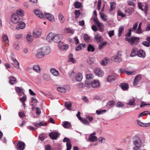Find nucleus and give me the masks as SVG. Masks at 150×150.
Instances as JSON below:
<instances>
[{
  "label": "nucleus",
  "mask_w": 150,
  "mask_h": 150,
  "mask_svg": "<svg viewBox=\"0 0 150 150\" xmlns=\"http://www.w3.org/2000/svg\"><path fill=\"white\" fill-rule=\"evenodd\" d=\"M47 40L50 42L53 41L55 43H59L62 41V37L60 34H56L52 33H49L47 35Z\"/></svg>",
  "instance_id": "1"
},
{
  "label": "nucleus",
  "mask_w": 150,
  "mask_h": 150,
  "mask_svg": "<svg viewBox=\"0 0 150 150\" xmlns=\"http://www.w3.org/2000/svg\"><path fill=\"white\" fill-rule=\"evenodd\" d=\"M125 40L129 42L131 45L136 44L139 41V38L134 36H133L129 38H125Z\"/></svg>",
  "instance_id": "2"
},
{
  "label": "nucleus",
  "mask_w": 150,
  "mask_h": 150,
  "mask_svg": "<svg viewBox=\"0 0 150 150\" xmlns=\"http://www.w3.org/2000/svg\"><path fill=\"white\" fill-rule=\"evenodd\" d=\"M145 138L144 137L141 138V139H138L134 142V145L135 146H139L140 147L141 146H144L145 145Z\"/></svg>",
  "instance_id": "3"
},
{
  "label": "nucleus",
  "mask_w": 150,
  "mask_h": 150,
  "mask_svg": "<svg viewBox=\"0 0 150 150\" xmlns=\"http://www.w3.org/2000/svg\"><path fill=\"white\" fill-rule=\"evenodd\" d=\"M93 21L98 27V30L100 32H103L104 30V25L103 24L100 22L98 19L95 20L94 19Z\"/></svg>",
  "instance_id": "4"
},
{
  "label": "nucleus",
  "mask_w": 150,
  "mask_h": 150,
  "mask_svg": "<svg viewBox=\"0 0 150 150\" xmlns=\"http://www.w3.org/2000/svg\"><path fill=\"white\" fill-rule=\"evenodd\" d=\"M138 7L142 11H144L145 13H146L148 11V6L146 3H142L139 2L138 3Z\"/></svg>",
  "instance_id": "5"
},
{
  "label": "nucleus",
  "mask_w": 150,
  "mask_h": 150,
  "mask_svg": "<svg viewBox=\"0 0 150 150\" xmlns=\"http://www.w3.org/2000/svg\"><path fill=\"white\" fill-rule=\"evenodd\" d=\"M20 20L19 16L16 14L12 15L11 18V22L14 24L17 23Z\"/></svg>",
  "instance_id": "6"
},
{
  "label": "nucleus",
  "mask_w": 150,
  "mask_h": 150,
  "mask_svg": "<svg viewBox=\"0 0 150 150\" xmlns=\"http://www.w3.org/2000/svg\"><path fill=\"white\" fill-rule=\"evenodd\" d=\"M95 74L99 77H102L104 74V72L100 69L97 68H96L94 71Z\"/></svg>",
  "instance_id": "7"
},
{
  "label": "nucleus",
  "mask_w": 150,
  "mask_h": 150,
  "mask_svg": "<svg viewBox=\"0 0 150 150\" xmlns=\"http://www.w3.org/2000/svg\"><path fill=\"white\" fill-rule=\"evenodd\" d=\"M44 14L46 17L49 21L52 22L55 21L54 17L52 14L46 12H45Z\"/></svg>",
  "instance_id": "8"
},
{
  "label": "nucleus",
  "mask_w": 150,
  "mask_h": 150,
  "mask_svg": "<svg viewBox=\"0 0 150 150\" xmlns=\"http://www.w3.org/2000/svg\"><path fill=\"white\" fill-rule=\"evenodd\" d=\"M96 134V132H94L90 135L88 138V140L89 141L94 142L97 140V137L95 136Z\"/></svg>",
  "instance_id": "9"
},
{
  "label": "nucleus",
  "mask_w": 150,
  "mask_h": 150,
  "mask_svg": "<svg viewBox=\"0 0 150 150\" xmlns=\"http://www.w3.org/2000/svg\"><path fill=\"white\" fill-rule=\"evenodd\" d=\"M33 124L35 127L37 128L41 126H46L47 125V123L44 121H42L39 123L34 122Z\"/></svg>",
  "instance_id": "10"
},
{
  "label": "nucleus",
  "mask_w": 150,
  "mask_h": 150,
  "mask_svg": "<svg viewBox=\"0 0 150 150\" xmlns=\"http://www.w3.org/2000/svg\"><path fill=\"white\" fill-rule=\"evenodd\" d=\"M41 30L40 29H37L34 30L33 35L34 37L37 38L39 37L41 35Z\"/></svg>",
  "instance_id": "11"
},
{
  "label": "nucleus",
  "mask_w": 150,
  "mask_h": 150,
  "mask_svg": "<svg viewBox=\"0 0 150 150\" xmlns=\"http://www.w3.org/2000/svg\"><path fill=\"white\" fill-rule=\"evenodd\" d=\"M25 27V23L23 21H21L17 25L16 29L18 30L23 29Z\"/></svg>",
  "instance_id": "12"
},
{
  "label": "nucleus",
  "mask_w": 150,
  "mask_h": 150,
  "mask_svg": "<svg viewBox=\"0 0 150 150\" xmlns=\"http://www.w3.org/2000/svg\"><path fill=\"white\" fill-rule=\"evenodd\" d=\"M11 60L12 62V64L16 68L18 69L19 68V64L17 60L15 58L12 57Z\"/></svg>",
  "instance_id": "13"
},
{
  "label": "nucleus",
  "mask_w": 150,
  "mask_h": 150,
  "mask_svg": "<svg viewBox=\"0 0 150 150\" xmlns=\"http://www.w3.org/2000/svg\"><path fill=\"white\" fill-rule=\"evenodd\" d=\"M100 86L98 80H94L91 82V87L93 88L99 87Z\"/></svg>",
  "instance_id": "14"
},
{
  "label": "nucleus",
  "mask_w": 150,
  "mask_h": 150,
  "mask_svg": "<svg viewBox=\"0 0 150 150\" xmlns=\"http://www.w3.org/2000/svg\"><path fill=\"white\" fill-rule=\"evenodd\" d=\"M83 76L82 74L79 72L77 73L75 76V79L77 81L81 82V81L83 79Z\"/></svg>",
  "instance_id": "15"
},
{
  "label": "nucleus",
  "mask_w": 150,
  "mask_h": 150,
  "mask_svg": "<svg viewBox=\"0 0 150 150\" xmlns=\"http://www.w3.org/2000/svg\"><path fill=\"white\" fill-rule=\"evenodd\" d=\"M141 78L142 77L140 74H139L134 79V81L133 82L134 85V86H137L139 81L141 79Z\"/></svg>",
  "instance_id": "16"
},
{
  "label": "nucleus",
  "mask_w": 150,
  "mask_h": 150,
  "mask_svg": "<svg viewBox=\"0 0 150 150\" xmlns=\"http://www.w3.org/2000/svg\"><path fill=\"white\" fill-rule=\"evenodd\" d=\"M59 135L58 133L57 132H52L50 133L49 136L53 139H55Z\"/></svg>",
  "instance_id": "17"
},
{
  "label": "nucleus",
  "mask_w": 150,
  "mask_h": 150,
  "mask_svg": "<svg viewBox=\"0 0 150 150\" xmlns=\"http://www.w3.org/2000/svg\"><path fill=\"white\" fill-rule=\"evenodd\" d=\"M25 144L22 142H19L16 147V149L18 150H23L24 148Z\"/></svg>",
  "instance_id": "18"
},
{
  "label": "nucleus",
  "mask_w": 150,
  "mask_h": 150,
  "mask_svg": "<svg viewBox=\"0 0 150 150\" xmlns=\"http://www.w3.org/2000/svg\"><path fill=\"white\" fill-rule=\"evenodd\" d=\"M35 14L38 17L42 18L44 17V15L42 12L38 9H35L34 11Z\"/></svg>",
  "instance_id": "19"
},
{
  "label": "nucleus",
  "mask_w": 150,
  "mask_h": 150,
  "mask_svg": "<svg viewBox=\"0 0 150 150\" xmlns=\"http://www.w3.org/2000/svg\"><path fill=\"white\" fill-rule=\"evenodd\" d=\"M50 71L54 76H59L60 75V73L59 72L54 68H52L50 69Z\"/></svg>",
  "instance_id": "20"
},
{
  "label": "nucleus",
  "mask_w": 150,
  "mask_h": 150,
  "mask_svg": "<svg viewBox=\"0 0 150 150\" xmlns=\"http://www.w3.org/2000/svg\"><path fill=\"white\" fill-rule=\"evenodd\" d=\"M94 39L98 42H100L103 40L102 36L99 34H97L95 35Z\"/></svg>",
  "instance_id": "21"
},
{
  "label": "nucleus",
  "mask_w": 150,
  "mask_h": 150,
  "mask_svg": "<svg viewBox=\"0 0 150 150\" xmlns=\"http://www.w3.org/2000/svg\"><path fill=\"white\" fill-rule=\"evenodd\" d=\"M137 54V55L139 57L144 58L145 57V53L142 50H140L139 51H138Z\"/></svg>",
  "instance_id": "22"
},
{
  "label": "nucleus",
  "mask_w": 150,
  "mask_h": 150,
  "mask_svg": "<svg viewBox=\"0 0 150 150\" xmlns=\"http://www.w3.org/2000/svg\"><path fill=\"white\" fill-rule=\"evenodd\" d=\"M137 124L140 126L143 127H147L149 126L150 125V123H144L141 122L139 120H138L137 121Z\"/></svg>",
  "instance_id": "23"
},
{
  "label": "nucleus",
  "mask_w": 150,
  "mask_h": 150,
  "mask_svg": "<svg viewBox=\"0 0 150 150\" xmlns=\"http://www.w3.org/2000/svg\"><path fill=\"white\" fill-rule=\"evenodd\" d=\"M26 39L28 42H32L33 40V38L30 32H28L26 36Z\"/></svg>",
  "instance_id": "24"
},
{
  "label": "nucleus",
  "mask_w": 150,
  "mask_h": 150,
  "mask_svg": "<svg viewBox=\"0 0 150 150\" xmlns=\"http://www.w3.org/2000/svg\"><path fill=\"white\" fill-rule=\"evenodd\" d=\"M33 69L34 70L38 73L39 74L40 72V68L39 65H34Z\"/></svg>",
  "instance_id": "25"
},
{
  "label": "nucleus",
  "mask_w": 150,
  "mask_h": 150,
  "mask_svg": "<svg viewBox=\"0 0 150 150\" xmlns=\"http://www.w3.org/2000/svg\"><path fill=\"white\" fill-rule=\"evenodd\" d=\"M100 18L103 21H106L107 20L108 16L105 14L102 13H99Z\"/></svg>",
  "instance_id": "26"
},
{
  "label": "nucleus",
  "mask_w": 150,
  "mask_h": 150,
  "mask_svg": "<svg viewBox=\"0 0 150 150\" xmlns=\"http://www.w3.org/2000/svg\"><path fill=\"white\" fill-rule=\"evenodd\" d=\"M15 90L18 93H22L23 95H24L25 93L24 91V90L22 88L18 87H16Z\"/></svg>",
  "instance_id": "27"
},
{
  "label": "nucleus",
  "mask_w": 150,
  "mask_h": 150,
  "mask_svg": "<svg viewBox=\"0 0 150 150\" xmlns=\"http://www.w3.org/2000/svg\"><path fill=\"white\" fill-rule=\"evenodd\" d=\"M58 18L61 23H63L64 22L65 20V18L62 14L59 13L58 15Z\"/></svg>",
  "instance_id": "28"
},
{
  "label": "nucleus",
  "mask_w": 150,
  "mask_h": 150,
  "mask_svg": "<svg viewBox=\"0 0 150 150\" xmlns=\"http://www.w3.org/2000/svg\"><path fill=\"white\" fill-rule=\"evenodd\" d=\"M9 83L12 85H13L16 83V79L13 76L9 77Z\"/></svg>",
  "instance_id": "29"
},
{
  "label": "nucleus",
  "mask_w": 150,
  "mask_h": 150,
  "mask_svg": "<svg viewBox=\"0 0 150 150\" xmlns=\"http://www.w3.org/2000/svg\"><path fill=\"white\" fill-rule=\"evenodd\" d=\"M109 60L108 58H104L101 62V64L102 65L104 66L106 65L108 63H109Z\"/></svg>",
  "instance_id": "30"
},
{
  "label": "nucleus",
  "mask_w": 150,
  "mask_h": 150,
  "mask_svg": "<svg viewBox=\"0 0 150 150\" xmlns=\"http://www.w3.org/2000/svg\"><path fill=\"white\" fill-rule=\"evenodd\" d=\"M120 86L121 88L124 91L127 90L128 88V85L126 83H122Z\"/></svg>",
  "instance_id": "31"
},
{
  "label": "nucleus",
  "mask_w": 150,
  "mask_h": 150,
  "mask_svg": "<svg viewBox=\"0 0 150 150\" xmlns=\"http://www.w3.org/2000/svg\"><path fill=\"white\" fill-rule=\"evenodd\" d=\"M85 44H81L79 45L77 47L76 50V51H80L83 49L84 48L85 46Z\"/></svg>",
  "instance_id": "32"
},
{
  "label": "nucleus",
  "mask_w": 150,
  "mask_h": 150,
  "mask_svg": "<svg viewBox=\"0 0 150 150\" xmlns=\"http://www.w3.org/2000/svg\"><path fill=\"white\" fill-rule=\"evenodd\" d=\"M95 59L94 57H89L87 59V62L89 64H91L94 63Z\"/></svg>",
  "instance_id": "33"
},
{
  "label": "nucleus",
  "mask_w": 150,
  "mask_h": 150,
  "mask_svg": "<svg viewBox=\"0 0 150 150\" xmlns=\"http://www.w3.org/2000/svg\"><path fill=\"white\" fill-rule=\"evenodd\" d=\"M19 42L18 41L15 42L13 44V47L16 50H19L20 46L19 45Z\"/></svg>",
  "instance_id": "34"
},
{
  "label": "nucleus",
  "mask_w": 150,
  "mask_h": 150,
  "mask_svg": "<svg viewBox=\"0 0 150 150\" xmlns=\"http://www.w3.org/2000/svg\"><path fill=\"white\" fill-rule=\"evenodd\" d=\"M60 49L62 50H66L68 49L69 46L67 45H59Z\"/></svg>",
  "instance_id": "35"
},
{
  "label": "nucleus",
  "mask_w": 150,
  "mask_h": 150,
  "mask_svg": "<svg viewBox=\"0 0 150 150\" xmlns=\"http://www.w3.org/2000/svg\"><path fill=\"white\" fill-rule=\"evenodd\" d=\"M84 86L85 87L90 88L91 86V82L89 80H87L85 81Z\"/></svg>",
  "instance_id": "36"
},
{
  "label": "nucleus",
  "mask_w": 150,
  "mask_h": 150,
  "mask_svg": "<svg viewBox=\"0 0 150 150\" xmlns=\"http://www.w3.org/2000/svg\"><path fill=\"white\" fill-rule=\"evenodd\" d=\"M64 32L66 33H69L73 34L74 33V30L73 29L65 28L64 30Z\"/></svg>",
  "instance_id": "37"
},
{
  "label": "nucleus",
  "mask_w": 150,
  "mask_h": 150,
  "mask_svg": "<svg viewBox=\"0 0 150 150\" xmlns=\"http://www.w3.org/2000/svg\"><path fill=\"white\" fill-rule=\"evenodd\" d=\"M84 39L85 41L87 42H89L91 41L90 37L87 34H85L83 36Z\"/></svg>",
  "instance_id": "38"
},
{
  "label": "nucleus",
  "mask_w": 150,
  "mask_h": 150,
  "mask_svg": "<svg viewBox=\"0 0 150 150\" xmlns=\"http://www.w3.org/2000/svg\"><path fill=\"white\" fill-rule=\"evenodd\" d=\"M63 127L66 128H68L71 127V124L68 122H64L63 124Z\"/></svg>",
  "instance_id": "39"
},
{
  "label": "nucleus",
  "mask_w": 150,
  "mask_h": 150,
  "mask_svg": "<svg viewBox=\"0 0 150 150\" xmlns=\"http://www.w3.org/2000/svg\"><path fill=\"white\" fill-rule=\"evenodd\" d=\"M118 37H120L122 33L124 31V28L123 26H120L119 28L118 29Z\"/></svg>",
  "instance_id": "40"
},
{
  "label": "nucleus",
  "mask_w": 150,
  "mask_h": 150,
  "mask_svg": "<svg viewBox=\"0 0 150 150\" xmlns=\"http://www.w3.org/2000/svg\"><path fill=\"white\" fill-rule=\"evenodd\" d=\"M74 6L76 8H79L81 7L82 6L81 3L78 1L75 2L74 5Z\"/></svg>",
  "instance_id": "41"
},
{
  "label": "nucleus",
  "mask_w": 150,
  "mask_h": 150,
  "mask_svg": "<svg viewBox=\"0 0 150 150\" xmlns=\"http://www.w3.org/2000/svg\"><path fill=\"white\" fill-rule=\"evenodd\" d=\"M137 50L136 48L132 50V52L131 54V57H134L137 54Z\"/></svg>",
  "instance_id": "42"
},
{
  "label": "nucleus",
  "mask_w": 150,
  "mask_h": 150,
  "mask_svg": "<svg viewBox=\"0 0 150 150\" xmlns=\"http://www.w3.org/2000/svg\"><path fill=\"white\" fill-rule=\"evenodd\" d=\"M36 56L37 58L40 59L44 57V54L42 52H40L36 53Z\"/></svg>",
  "instance_id": "43"
},
{
  "label": "nucleus",
  "mask_w": 150,
  "mask_h": 150,
  "mask_svg": "<svg viewBox=\"0 0 150 150\" xmlns=\"http://www.w3.org/2000/svg\"><path fill=\"white\" fill-rule=\"evenodd\" d=\"M16 14L17 15H20L21 16H22L24 15V11L21 9H18L16 11Z\"/></svg>",
  "instance_id": "44"
},
{
  "label": "nucleus",
  "mask_w": 150,
  "mask_h": 150,
  "mask_svg": "<svg viewBox=\"0 0 150 150\" xmlns=\"http://www.w3.org/2000/svg\"><path fill=\"white\" fill-rule=\"evenodd\" d=\"M65 106L67 108L68 110H71V103L70 102H66L64 103Z\"/></svg>",
  "instance_id": "45"
},
{
  "label": "nucleus",
  "mask_w": 150,
  "mask_h": 150,
  "mask_svg": "<svg viewBox=\"0 0 150 150\" xmlns=\"http://www.w3.org/2000/svg\"><path fill=\"white\" fill-rule=\"evenodd\" d=\"M95 48L92 45H89L87 48V50L88 52H93L95 51Z\"/></svg>",
  "instance_id": "46"
},
{
  "label": "nucleus",
  "mask_w": 150,
  "mask_h": 150,
  "mask_svg": "<svg viewBox=\"0 0 150 150\" xmlns=\"http://www.w3.org/2000/svg\"><path fill=\"white\" fill-rule=\"evenodd\" d=\"M2 39L5 42L6 44L9 43V40L7 35H6L4 34L2 36Z\"/></svg>",
  "instance_id": "47"
},
{
  "label": "nucleus",
  "mask_w": 150,
  "mask_h": 150,
  "mask_svg": "<svg viewBox=\"0 0 150 150\" xmlns=\"http://www.w3.org/2000/svg\"><path fill=\"white\" fill-rule=\"evenodd\" d=\"M135 101L134 98H133L129 100V102L127 103V104L130 105H135Z\"/></svg>",
  "instance_id": "48"
},
{
  "label": "nucleus",
  "mask_w": 150,
  "mask_h": 150,
  "mask_svg": "<svg viewBox=\"0 0 150 150\" xmlns=\"http://www.w3.org/2000/svg\"><path fill=\"white\" fill-rule=\"evenodd\" d=\"M115 104V102L113 100L110 101L107 103V106L109 108H110Z\"/></svg>",
  "instance_id": "49"
},
{
  "label": "nucleus",
  "mask_w": 150,
  "mask_h": 150,
  "mask_svg": "<svg viewBox=\"0 0 150 150\" xmlns=\"http://www.w3.org/2000/svg\"><path fill=\"white\" fill-rule=\"evenodd\" d=\"M115 79L114 76H109L107 78V81L109 82H111L112 81L115 80Z\"/></svg>",
  "instance_id": "50"
},
{
  "label": "nucleus",
  "mask_w": 150,
  "mask_h": 150,
  "mask_svg": "<svg viewBox=\"0 0 150 150\" xmlns=\"http://www.w3.org/2000/svg\"><path fill=\"white\" fill-rule=\"evenodd\" d=\"M107 42L106 41H104L101 42L99 45V49L101 50L103 48V47L106 45L107 44Z\"/></svg>",
  "instance_id": "51"
},
{
  "label": "nucleus",
  "mask_w": 150,
  "mask_h": 150,
  "mask_svg": "<svg viewBox=\"0 0 150 150\" xmlns=\"http://www.w3.org/2000/svg\"><path fill=\"white\" fill-rule=\"evenodd\" d=\"M80 120L81 121L82 123L83 124L87 125H89L90 124L89 122L86 119L82 118L81 120Z\"/></svg>",
  "instance_id": "52"
},
{
  "label": "nucleus",
  "mask_w": 150,
  "mask_h": 150,
  "mask_svg": "<svg viewBox=\"0 0 150 150\" xmlns=\"http://www.w3.org/2000/svg\"><path fill=\"white\" fill-rule=\"evenodd\" d=\"M73 54H70L69 56V61L70 62H72V63H74L76 62V61L74 60V58L73 57Z\"/></svg>",
  "instance_id": "53"
},
{
  "label": "nucleus",
  "mask_w": 150,
  "mask_h": 150,
  "mask_svg": "<svg viewBox=\"0 0 150 150\" xmlns=\"http://www.w3.org/2000/svg\"><path fill=\"white\" fill-rule=\"evenodd\" d=\"M114 59L115 62H120L122 61L121 59L118 56H115Z\"/></svg>",
  "instance_id": "54"
},
{
  "label": "nucleus",
  "mask_w": 150,
  "mask_h": 150,
  "mask_svg": "<svg viewBox=\"0 0 150 150\" xmlns=\"http://www.w3.org/2000/svg\"><path fill=\"white\" fill-rule=\"evenodd\" d=\"M117 15L118 16H120L122 18H124L126 16L120 10H119L117 12Z\"/></svg>",
  "instance_id": "55"
},
{
  "label": "nucleus",
  "mask_w": 150,
  "mask_h": 150,
  "mask_svg": "<svg viewBox=\"0 0 150 150\" xmlns=\"http://www.w3.org/2000/svg\"><path fill=\"white\" fill-rule=\"evenodd\" d=\"M57 90L59 91L62 93H65L66 92V89L63 87H58L57 88Z\"/></svg>",
  "instance_id": "56"
},
{
  "label": "nucleus",
  "mask_w": 150,
  "mask_h": 150,
  "mask_svg": "<svg viewBox=\"0 0 150 150\" xmlns=\"http://www.w3.org/2000/svg\"><path fill=\"white\" fill-rule=\"evenodd\" d=\"M23 95V96L22 98H20V101L22 103L25 102L27 99V97L25 94L24 95Z\"/></svg>",
  "instance_id": "57"
},
{
  "label": "nucleus",
  "mask_w": 150,
  "mask_h": 150,
  "mask_svg": "<svg viewBox=\"0 0 150 150\" xmlns=\"http://www.w3.org/2000/svg\"><path fill=\"white\" fill-rule=\"evenodd\" d=\"M74 13L75 15V18H77L80 15V12L79 10H76L75 11Z\"/></svg>",
  "instance_id": "58"
},
{
  "label": "nucleus",
  "mask_w": 150,
  "mask_h": 150,
  "mask_svg": "<svg viewBox=\"0 0 150 150\" xmlns=\"http://www.w3.org/2000/svg\"><path fill=\"white\" fill-rule=\"evenodd\" d=\"M106 111V110H98L96 111V112L98 115H100L105 112Z\"/></svg>",
  "instance_id": "59"
},
{
  "label": "nucleus",
  "mask_w": 150,
  "mask_h": 150,
  "mask_svg": "<svg viewBox=\"0 0 150 150\" xmlns=\"http://www.w3.org/2000/svg\"><path fill=\"white\" fill-rule=\"evenodd\" d=\"M110 10H112L114 9L115 8V4L114 2H111L110 3Z\"/></svg>",
  "instance_id": "60"
},
{
  "label": "nucleus",
  "mask_w": 150,
  "mask_h": 150,
  "mask_svg": "<svg viewBox=\"0 0 150 150\" xmlns=\"http://www.w3.org/2000/svg\"><path fill=\"white\" fill-rule=\"evenodd\" d=\"M86 119L88 120L89 122H91L93 120V118L89 115H87L86 116Z\"/></svg>",
  "instance_id": "61"
},
{
  "label": "nucleus",
  "mask_w": 150,
  "mask_h": 150,
  "mask_svg": "<svg viewBox=\"0 0 150 150\" xmlns=\"http://www.w3.org/2000/svg\"><path fill=\"white\" fill-rule=\"evenodd\" d=\"M66 146L67 149L66 150H70L71 148V145L70 142L67 143Z\"/></svg>",
  "instance_id": "62"
},
{
  "label": "nucleus",
  "mask_w": 150,
  "mask_h": 150,
  "mask_svg": "<svg viewBox=\"0 0 150 150\" xmlns=\"http://www.w3.org/2000/svg\"><path fill=\"white\" fill-rule=\"evenodd\" d=\"M138 25V23H135L133 25V27L131 29H130V30H131L132 31H135L136 29H137V27Z\"/></svg>",
  "instance_id": "63"
},
{
  "label": "nucleus",
  "mask_w": 150,
  "mask_h": 150,
  "mask_svg": "<svg viewBox=\"0 0 150 150\" xmlns=\"http://www.w3.org/2000/svg\"><path fill=\"white\" fill-rule=\"evenodd\" d=\"M50 50L49 47H47L44 50V53L46 54H48L50 52Z\"/></svg>",
  "instance_id": "64"
}]
</instances>
